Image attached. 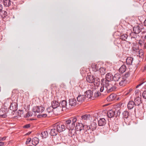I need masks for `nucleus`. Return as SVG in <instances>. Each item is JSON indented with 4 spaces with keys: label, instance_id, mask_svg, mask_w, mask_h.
<instances>
[{
    "label": "nucleus",
    "instance_id": "nucleus-1",
    "mask_svg": "<svg viewBox=\"0 0 146 146\" xmlns=\"http://www.w3.org/2000/svg\"><path fill=\"white\" fill-rule=\"evenodd\" d=\"M115 82L113 83L112 82L106 83L105 86H103L100 89V92L102 93L103 95H105L115 90L117 87Z\"/></svg>",
    "mask_w": 146,
    "mask_h": 146
},
{
    "label": "nucleus",
    "instance_id": "nucleus-2",
    "mask_svg": "<svg viewBox=\"0 0 146 146\" xmlns=\"http://www.w3.org/2000/svg\"><path fill=\"white\" fill-rule=\"evenodd\" d=\"M77 121L75 117L70 118L65 121L66 127L68 129H73L75 127V123Z\"/></svg>",
    "mask_w": 146,
    "mask_h": 146
},
{
    "label": "nucleus",
    "instance_id": "nucleus-3",
    "mask_svg": "<svg viewBox=\"0 0 146 146\" xmlns=\"http://www.w3.org/2000/svg\"><path fill=\"white\" fill-rule=\"evenodd\" d=\"M86 129V131L82 136L81 138L85 141L91 143L94 141L93 136L91 135V133H90L89 131Z\"/></svg>",
    "mask_w": 146,
    "mask_h": 146
},
{
    "label": "nucleus",
    "instance_id": "nucleus-4",
    "mask_svg": "<svg viewBox=\"0 0 146 146\" xmlns=\"http://www.w3.org/2000/svg\"><path fill=\"white\" fill-rule=\"evenodd\" d=\"M86 80L87 81L91 83H94L95 85L96 84V86L100 84V80L98 77L95 78L93 75H88L86 77Z\"/></svg>",
    "mask_w": 146,
    "mask_h": 146
},
{
    "label": "nucleus",
    "instance_id": "nucleus-5",
    "mask_svg": "<svg viewBox=\"0 0 146 146\" xmlns=\"http://www.w3.org/2000/svg\"><path fill=\"white\" fill-rule=\"evenodd\" d=\"M11 101V99H8L6 100V102L4 103L3 105L1 106V111L3 112L4 113L8 112L7 108L9 104V102Z\"/></svg>",
    "mask_w": 146,
    "mask_h": 146
},
{
    "label": "nucleus",
    "instance_id": "nucleus-6",
    "mask_svg": "<svg viewBox=\"0 0 146 146\" xmlns=\"http://www.w3.org/2000/svg\"><path fill=\"white\" fill-rule=\"evenodd\" d=\"M44 110V108L42 106L34 107L33 109V111L34 112L33 114L36 115V113H42Z\"/></svg>",
    "mask_w": 146,
    "mask_h": 146
},
{
    "label": "nucleus",
    "instance_id": "nucleus-7",
    "mask_svg": "<svg viewBox=\"0 0 146 146\" xmlns=\"http://www.w3.org/2000/svg\"><path fill=\"white\" fill-rule=\"evenodd\" d=\"M97 127V124L96 123L93 122L90 126L87 125L85 126V129L89 131L90 133H91L92 131L95 130Z\"/></svg>",
    "mask_w": 146,
    "mask_h": 146
},
{
    "label": "nucleus",
    "instance_id": "nucleus-8",
    "mask_svg": "<svg viewBox=\"0 0 146 146\" xmlns=\"http://www.w3.org/2000/svg\"><path fill=\"white\" fill-rule=\"evenodd\" d=\"M143 29V26L142 25H139L134 27L133 28V31L135 33L137 34H139L141 32H143L142 31Z\"/></svg>",
    "mask_w": 146,
    "mask_h": 146
},
{
    "label": "nucleus",
    "instance_id": "nucleus-9",
    "mask_svg": "<svg viewBox=\"0 0 146 146\" xmlns=\"http://www.w3.org/2000/svg\"><path fill=\"white\" fill-rule=\"evenodd\" d=\"M55 128L60 133L64 131L66 129V126L60 123H57L55 124Z\"/></svg>",
    "mask_w": 146,
    "mask_h": 146
},
{
    "label": "nucleus",
    "instance_id": "nucleus-10",
    "mask_svg": "<svg viewBox=\"0 0 146 146\" xmlns=\"http://www.w3.org/2000/svg\"><path fill=\"white\" fill-rule=\"evenodd\" d=\"M68 129L69 130L68 135L69 136L73 137L74 138H75L76 137L77 138L79 137V135L76 134L75 130L74 129Z\"/></svg>",
    "mask_w": 146,
    "mask_h": 146
},
{
    "label": "nucleus",
    "instance_id": "nucleus-11",
    "mask_svg": "<svg viewBox=\"0 0 146 146\" xmlns=\"http://www.w3.org/2000/svg\"><path fill=\"white\" fill-rule=\"evenodd\" d=\"M77 100L79 105L85 101L86 98L84 95L79 94L77 98Z\"/></svg>",
    "mask_w": 146,
    "mask_h": 146
},
{
    "label": "nucleus",
    "instance_id": "nucleus-12",
    "mask_svg": "<svg viewBox=\"0 0 146 146\" xmlns=\"http://www.w3.org/2000/svg\"><path fill=\"white\" fill-rule=\"evenodd\" d=\"M69 101V105L72 107H74L79 105L78 101L77 102L76 99L75 98L70 99Z\"/></svg>",
    "mask_w": 146,
    "mask_h": 146
},
{
    "label": "nucleus",
    "instance_id": "nucleus-13",
    "mask_svg": "<svg viewBox=\"0 0 146 146\" xmlns=\"http://www.w3.org/2000/svg\"><path fill=\"white\" fill-rule=\"evenodd\" d=\"M82 123H77L75 126V129L77 131H81L85 129V126Z\"/></svg>",
    "mask_w": 146,
    "mask_h": 146
},
{
    "label": "nucleus",
    "instance_id": "nucleus-14",
    "mask_svg": "<svg viewBox=\"0 0 146 146\" xmlns=\"http://www.w3.org/2000/svg\"><path fill=\"white\" fill-rule=\"evenodd\" d=\"M11 101L9 102V104H10L9 107V109L13 111H16L17 109V104L15 102H12L11 103Z\"/></svg>",
    "mask_w": 146,
    "mask_h": 146
},
{
    "label": "nucleus",
    "instance_id": "nucleus-15",
    "mask_svg": "<svg viewBox=\"0 0 146 146\" xmlns=\"http://www.w3.org/2000/svg\"><path fill=\"white\" fill-rule=\"evenodd\" d=\"M135 54L137 56L142 59H143L144 57L143 50L142 49H137L135 51Z\"/></svg>",
    "mask_w": 146,
    "mask_h": 146
},
{
    "label": "nucleus",
    "instance_id": "nucleus-16",
    "mask_svg": "<svg viewBox=\"0 0 146 146\" xmlns=\"http://www.w3.org/2000/svg\"><path fill=\"white\" fill-rule=\"evenodd\" d=\"M67 102L65 100H63L60 102L59 108L60 110L62 111L63 108H66Z\"/></svg>",
    "mask_w": 146,
    "mask_h": 146
},
{
    "label": "nucleus",
    "instance_id": "nucleus-17",
    "mask_svg": "<svg viewBox=\"0 0 146 146\" xmlns=\"http://www.w3.org/2000/svg\"><path fill=\"white\" fill-rule=\"evenodd\" d=\"M106 80L108 82V83L111 82L113 79V76L111 73H108L106 76Z\"/></svg>",
    "mask_w": 146,
    "mask_h": 146
},
{
    "label": "nucleus",
    "instance_id": "nucleus-18",
    "mask_svg": "<svg viewBox=\"0 0 146 146\" xmlns=\"http://www.w3.org/2000/svg\"><path fill=\"white\" fill-rule=\"evenodd\" d=\"M107 115L109 118L113 117L115 115V111L112 110H108L107 113Z\"/></svg>",
    "mask_w": 146,
    "mask_h": 146
},
{
    "label": "nucleus",
    "instance_id": "nucleus-19",
    "mask_svg": "<svg viewBox=\"0 0 146 146\" xmlns=\"http://www.w3.org/2000/svg\"><path fill=\"white\" fill-rule=\"evenodd\" d=\"M55 126L54 125V126L53 127V128L51 129L50 133V134L52 136H56L58 132V130L55 127Z\"/></svg>",
    "mask_w": 146,
    "mask_h": 146
},
{
    "label": "nucleus",
    "instance_id": "nucleus-20",
    "mask_svg": "<svg viewBox=\"0 0 146 146\" xmlns=\"http://www.w3.org/2000/svg\"><path fill=\"white\" fill-rule=\"evenodd\" d=\"M93 95V92L90 90H89L86 91L84 95L85 96L86 98H90L92 97Z\"/></svg>",
    "mask_w": 146,
    "mask_h": 146
},
{
    "label": "nucleus",
    "instance_id": "nucleus-21",
    "mask_svg": "<svg viewBox=\"0 0 146 146\" xmlns=\"http://www.w3.org/2000/svg\"><path fill=\"white\" fill-rule=\"evenodd\" d=\"M116 96L117 95L116 94H112L107 98V100L108 101H113L115 99Z\"/></svg>",
    "mask_w": 146,
    "mask_h": 146
},
{
    "label": "nucleus",
    "instance_id": "nucleus-22",
    "mask_svg": "<svg viewBox=\"0 0 146 146\" xmlns=\"http://www.w3.org/2000/svg\"><path fill=\"white\" fill-rule=\"evenodd\" d=\"M119 81V85L122 86H125L127 82V80L125 78H123L122 77Z\"/></svg>",
    "mask_w": 146,
    "mask_h": 146
},
{
    "label": "nucleus",
    "instance_id": "nucleus-23",
    "mask_svg": "<svg viewBox=\"0 0 146 146\" xmlns=\"http://www.w3.org/2000/svg\"><path fill=\"white\" fill-rule=\"evenodd\" d=\"M136 106H139L141 103V98L139 97L135 98L134 102Z\"/></svg>",
    "mask_w": 146,
    "mask_h": 146
},
{
    "label": "nucleus",
    "instance_id": "nucleus-24",
    "mask_svg": "<svg viewBox=\"0 0 146 146\" xmlns=\"http://www.w3.org/2000/svg\"><path fill=\"white\" fill-rule=\"evenodd\" d=\"M52 106L54 109L60 106V103L55 100H54L52 102Z\"/></svg>",
    "mask_w": 146,
    "mask_h": 146
},
{
    "label": "nucleus",
    "instance_id": "nucleus-25",
    "mask_svg": "<svg viewBox=\"0 0 146 146\" xmlns=\"http://www.w3.org/2000/svg\"><path fill=\"white\" fill-rule=\"evenodd\" d=\"M138 34L135 33V32H132L130 33L131 38H133L135 39L136 40H137L139 38V36Z\"/></svg>",
    "mask_w": 146,
    "mask_h": 146
},
{
    "label": "nucleus",
    "instance_id": "nucleus-26",
    "mask_svg": "<svg viewBox=\"0 0 146 146\" xmlns=\"http://www.w3.org/2000/svg\"><path fill=\"white\" fill-rule=\"evenodd\" d=\"M136 106L134 102L133 101H129L127 104V108L128 109L131 110L135 106Z\"/></svg>",
    "mask_w": 146,
    "mask_h": 146
},
{
    "label": "nucleus",
    "instance_id": "nucleus-27",
    "mask_svg": "<svg viewBox=\"0 0 146 146\" xmlns=\"http://www.w3.org/2000/svg\"><path fill=\"white\" fill-rule=\"evenodd\" d=\"M106 123V121L104 118L100 119L98 121V124L99 126H102L104 125Z\"/></svg>",
    "mask_w": 146,
    "mask_h": 146
},
{
    "label": "nucleus",
    "instance_id": "nucleus-28",
    "mask_svg": "<svg viewBox=\"0 0 146 146\" xmlns=\"http://www.w3.org/2000/svg\"><path fill=\"white\" fill-rule=\"evenodd\" d=\"M121 75L119 73H117L113 76V79L115 81H119L121 78Z\"/></svg>",
    "mask_w": 146,
    "mask_h": 146
},
{
    "label": "nucleus",
    "instance_id": "nucleus-29",
    "mask_svg": "<svg viewBox=\"0 0 146 146\" xmlns=\"http://www.w3.org/2000/svg\"><path fill=\"white\" fill-rule=\"evenodd\" d=\"M39 139L37 137H34L32 140V144L35 146L39 142Z\"/></svg>",
    "mask_w": 146,
    "mask_h": 146
},
{
    "label": "nucleus",
    "instance_id": "nucleus-30",
    "mask_svg": "<svg viewBox=\"0 0 146 146\" xmlns=\"http://www.w3.org/2000/svg\"><path fill=\"white\" fill-rule=\"evenodd\" d=\"M133 60V58L131 57H128L126 60V63L128 65H131Z\"/></svg>",
    "mask_w": 146,
    "mask_h": 146
},
{
    "label": "nucleus",
    "instance_id": "nucleus-31",
    "mask_svg": "<svg viewBox=\"0 0 146 146\" xmlns=\"http://www.w3.org/2000/svg\"><path fill=\"white\" fill-rule=\"evenodd\" d=\"M126 67L125 65H123L119 68V70L120 73H122L124 72L126 70Z\"/></svg>",
    "mask_w": 146,
    "mask_h": 146
},
{
    "label": "nucleus",
    "instance_id": "nucleus-32",
    "mask_svg": "<svg viewBox=\"0 0 146 146\" xmlns=\"http://www.w3.org/2000/svg\"><path fill=\"white\" fill-rule=\"evenodd\" d=\"M91 66L92 68V70L93 71L96 72L98 70L99 67L97 64L93 63L92 64Z\"/></svg>",
    "mask_w": 146,
    "mask_h": 146
},
{
    "label": "nucleus",
    "instance_id": "nucleus-33",
    "mask_svg": "<svg viewBox=\"0 0 146 146\" xmlns=\"http://www.w3.org/2000/svg\"><path fill=\"white\" fill-rule=\"evenodd\" d=\"M4 5L6 7H9L11 5V1L10 0H3Z\"/></svg>",
    "mask_w": 146,
    "mask_h": 146
},
{
    "label": "nucleus",
    "instance_id": "nucleus-34",
    "mask_svg": "<svg viewBox=\"0 0 146 146\" xmlns=\"http://www.w3.org/2000/svg\"><path fill=\"white\" fill-rule=\"evenodd\" d=\"M53 109H54L52 106H50L47 108L46 111L49 114L50 113L52 114L53 113Z\"/></svg>",
    "mask_w": 146,
    "mask_h": 146
},
{
    "label": "nucleus",
    "instance_id": "nucleus-35",
    "mask_svg": "<svg viewBox=\"0 0 146 146\" xmlns=\"http://www.w3.org/2000/svg\"><path fill=\"white\" fill-rule=\"evenodd\" d=\"M48 135V133L47 131H45L42 132L40 134V136L42 138H46Z\"/></svg>",
    "mask_w": 146,
    "mask_h": 146
},
{
    "label": "nucleus",
    "instance_id": "nucleus-36",
    "mask_svg": "<svg viewBox=\"0 0 146 146\" xmlns=\"http://www.w3.org/2000/svg\"><path fill=\"white\" fill-rule=\"evenodd\" d=\"M123 116V118H125L127 119L129 116V112L127 111H124L122 113Z\"/></svg>",
    "mask_w": 146,
    "mask_h": 146
},
{
    "label": "nucleus",
    "instance_id": "nucleus-37",
    "mask_svg": "<svg viewBox=\"0 0 146 146\" xmlns=\"http://www.w3.org/2000/svg\"><path fill=\"white\" fill-rule=\"evenodd\" d=\"M90 114H85L81 116V118L82 120H87L90 117Z\"/></svg>",
    "mask_w": 146,
    "mask_h": 146
},
{
    "label": "nucleus",
    "instance_id": "nucleus-38",
    "mask_svg": "<svg viewBox=\"0 0 146 146\" xmlns=\"http://www.w3.org/2000/svg\"><path fill=\"white\" fill-rule=\"evenodd\" d=\"M7 113H4L3 112L1 111V120L3 118H6L7 117Z\"/></svg>",
    "mask_w": 146,
    "mask_h": 146
},
{
    "label": "nucleus",
    "instance_id": "nucleus-39",
    "mask_svg": "<svg viewBox=\"0 0 146 146\" xmlns=\"http://www.w3.org/2000/svg\"><path fill=\"white\" fill-rule=\"evenodd\" d=\"M128 36V35L126 34H122L120 36L119 38L122 40H125L127 39Z\"/></svg>",
    "mask_w": 146,
    "mask_h": 146
},
{
    "label": "nucleus",
    "instance_id": "nucleus-40",
    "mask_svg": "<svg viewBox=\"0 0 146 146\" xmlns=\"http://www.w3.org/2000/svg\"><path fill=\"white\" fill-rule=\"evenodd\" d=\"M7 12L6 11H2L1 9V17L3 19L5 18L6 16H7Z\"/></svg>",
    "mask_w": 146,
    "mask_h": 146
},
{
    "label": "nucleus",
    "instance_id": "nucleus-41",
    "mask_svg": "<svg viewBox=\"0 0 146 146\" xmlns=\"http://www.w3.org/2000/svg\"><path fill=\"white\" fill-rule=\"evenodd\" d=\"M99 71L101 75H103L106 72V69L104 67H101L99 69Z\"/></svg>",
    "mask_w": 146,
    "mask_h": 146
},
{
    "label": "nucleus",
    "instance_id": "nucleus-42",
    "mask_svg": "<svg viewBox=\"0 0 146 146\" xmlns=\"http://www.w3.org/2000/svg\"><path fill=\"white\" fill-rule=\"evenodd\" d=\"M130 72L128 71L127 72H126L124 76H123V77H122L125 78V79L126 80L127 78L130 76Z\"/></svg>",
    "mask_w": 146,
    "mask_h": 146
},
{
    "label": "nucleus",
    "instance_id": "nucleus-43",
    "mask_svg": "<svg viewBox=\"0 0 146 146\" xmlns=\"http://www.w3.org/2000/svg\"><path fill=\"white\" fill-rule=\"evenodd\" d=\"M114 43L116 44H119L121 43V40L120 38L116 39L114 41Z\"/></svg>",
    "mask_w": 146,
    "mask_h": 146
},
{
    "label": "nucleus",
    "instance_id": "nucleus-44",
    "mask_svg": "<svg viewBox=\"0 0 146 146\" xmlns=\"http://www.w3.org/2000/svg\"><path fill=\"white\" fill-rule=\"evenodd\" d=\"M142 96L144 99H146V90L144 91L143 92L142 94Z\"/></svg>",
    "mask_w": 146,
    "mask_h": 146
},
{
    "label": "nucleus",
    "instance_id": "nucleus-45",
    "mask_svg": "<svg viewBox=\"0 0 146 146\" xmlns=\"http://www.w3.org/2000/svg\"><path fill=\"white\" fill-rule=\"evenodd\" d=\"M124 122H123V126H125L126 125H129V123L128 122H127L126 120L124 119Z\"/></svg>",
    "mask_w": 146,
    "mask_h": 146
},
{
    "label": "nucleus",
    "instance_id": "nucleus-46",
    "mask_svg": "<svg viewBox=\"0 0 146 146\" xmlns=\"http://www.w3.org/2000/svg\"><path fill=\"white\" fill-rule=\"evenodd\" d=\"M101 94L100 92H98L94 94V96L95 97H98Z\"/></svg>",
    "mask_w": 146,
    "mask_h": 146
},
{
    "label": "nucleus",
    "instance_id": "nucleus-47",
    "mask_svg": "<svg viewBox=\"0 0 146 146\" xmlns=\"http://www.w3.org/2000/svg\"><path fill=\"white\" fill-rule=\"evenodd\" d=\"M30 124H28L24 125L23 126V127L25 129H27L30 127Z\"/></svg>",
    "mask_w": 146,
    "mask_h": 146
},
{
    "label": "nucleus",
    "instance_id": "nucleus-48",
    "mask_svg": "<svg viewBox=\"0 0 146 146\" xmlns=\"http://www.w3.org/2000/svg\"><path fill=\"white\" fill-rule=\"evenodd\" d=\"M31 141V139L30 138H28L27 140V141L26 142V144H28Z\"/></svg>",
    "mask_w": 146,
    "mask_h": 146
},
{
    "label": "nucleus",
    "instance_id": "nucleus-49",
    "mask_svg": "<svg viewBox=\"0 0 146 146\" xmlns=\"http://www.w3.org/2000/svg\"><path fill=\"white\" fill-rule=\"evenodd\" d=\"M23 111L19 110L18 112V115L20 116V117H21V113H23Z\"/></svg>",
    "mask_w": 146,
    "mask_h": 146
},
{
    "label": "nucleus",
    "instance_id": "nucleus-50",
    "mask_svg": "<svg viewBox=\"0 0 146 146\" xmlns=\"http://www.w3.org/2000/svg\"><path fill=\"white\" fill-rule=\"evenodd\" d=\"M144 82H143L140 84H139L136 86V88H138L139 86H141L142 84H143L144 83Z\"/></svg>",
    "mask_w": 146,
    "mask_h": 146
},
{
    "label": "nucleus",
    "instance_id": "nucleus-51",
    "mask_svg": "<svg viewBox=\"0 0 146 146\" xmlns=\"http://www.w3.org/2000/svg\"><path fill=\"white\" fill-rule=\"evenodd\" d=\"M28 114L29 115V117L32 116V114H33V113H31V112H30V111L28 112Z\"/></svg>",
    "mask_w": 146,
    "mask_h": 146
},
{
    "label": "nucleus",
    "instance_id": "nucleus-52",
    "mask_svg": "<svg viewBox=\"0 0 146 146\" xmlns=\"http://www.w3.org/2000/svg\"><path fill=\"white\" fill-rule=\"evenodd\" d=\"M42 117L43 118H45L47 116V115L46 114H42Z\"/></svg>",
    "mask_w": 146,
    "mask_h": 146
},
{
    "label": "nucleus",
    "instance_id": "nucleus-53",
    "mask_svg": "<svg viewBox=\"0 0 146 146\" xmlns=\"http://www.w3.org/2000/svg\"><path fill=\"white\" fill-rule=\"evenodd\" d=\"M29 117V115L28 112L24 116V117L25 118H27Z\"/></svg>",
    "mask_w": 146,
    "mask_h": 146
},
{
    "label": "nucleus",
    "instance_id": "nucleus-54",
    "mask_svg": "<svg viewBox=\"0 0 146 146\" xmlns=\"http://www.w3.org/2000/svg\"><path fill=\"white\" fill-rule=\"evenodd\" d=\"M6 138V137H3V138H1V141L4 140Z\"/></svg>",
    "mask_w": 146,
    "mask_h": 146
},
{
    "label": "nucleus",
    "instance_id": "nucleus-55",
    "mask_svg": "<svg viewBox=\"0 0 146 146\" xmlns=\"http://www.w3.org/2000/svg\"><path fill=\"white\" fill-rule=\"evenodd\" d=\"M37 117H38V118L42 117V114H40V115H37Z\"/></svg>",
    "mask_w": 146,
    "mask_h": 146
},
{
    "label": "nucleus",
    "instance_id": "nucleus-56",
    "mask_svg": "<svg viewBox=\"0 0 146 146\" xmlns=\"http://www.w3.org/2000/svg\"><path fill=\"white\" fill-rule=\"evenodd\" d=\"M143 23H144V25L146 27V19L145 20Z\"/></svg>",
    "mask_w": 146,
    "mask_h": 146
},
{
    "label": "nucleus",
    "instance_id": "nucleus-57",
    "mask_svg": "<svg viewBox=\"0 0 146 146\" xmlns=\"http://www.w3.org/2000/svg\"><path fill=\"white\" fill-rule=\"evenodd\" d=\"M4 143L1 142V146H3L4 145Z\"/></svg>",
    "mask_w": 146,
    "mask_h": 146
},
{
    "label": "nucleus",
    "instance_id": "nucleus-58",
    "mask_svg": "<svg viewBox=\"0 0 146 146\" xmlns=\"http://www.w3.org/2000/svg\"><path fill=\"white\" fill-rule=\"evenodd\" d=\"M139 90H135V94H137L139 92Z\"/></svg>",
    "mask_w": 146,
    "mask_h": 146
},
{
    "label": "nucleus",
    "instance_id": "nucleus-59",
    "mask_svg": "<svg viewBox=\"0 0 146 146\" xmlns=\"http://www.w3.org/2000/svg\"><path fill=\"white\" fill-rule=\"evenodd\" d=\"M132 90V89H131V88L130 89H129V92H131V91Z\"/></svg>",
    "mask_w": 146,
    "mask_h": 146
},
{
    "label": "nucleus",
    "instance_id": "nucleus-60",
    "mask_svg": "<svg viewBox=\"0 0 146 146\" xmlns=\"http://www.w3.org/2000/svg\"><path fill=\"white\" fill-rule=\"evenodd\" d=\"M143 6L144 7H145L146 6V3H145L144 4Z\"/></svg>",
    "mask_w": 146,
    "mask_h": 146
},
{
    "label": "nucleus",
    "instance_id": "nucleus-61",
    "mask_svg": "<svg viewBox=\"0 0 146 146\" xmlns=\"http://www.w3.org/2000/svg\"><path fill=\"white\" fill-rule=\"evenodd\" d=\"M145 39H146V35H145V37L144 38Z\"/></svg>",
    "mask_w": 146,
    "mask_h": 146
},
{
    "label": "nucleus",
    "instance_id": "nucleus-62",
    "mask_svg": "<svg viewBox=\"0 0 146 146\" xmlns=\"http://www.w3.org/2000/svg\"><path fill=\"white\" fill-rule=\"evenodd\" d=\"M145 60H146V56H145Z\"/></svg>",
    "mask_w": 146,
    "mask_h": 146
},
{
    "label": "nucleus",
    "instance_id": "nucleus-63",
    "mask_svg": "<svg viewBox=\"0 0 146 146\" xmlns=\"http://www.w3.org/2000/svg\"><path fill=\"white\" fill-rule=\"evenodd\" d=\"M145 88L146 89V85L145 86Z\"/></svg>",
    "mask_w": 146,
    "mask_h": 146
},
{
    "label": "nucleus",
    "instance_id": "nucleus-64",
    "mask_svg": "<svg viewBox=\"0 0 146 146\" xmlns=\"http://www.w3.org/2000/svg\"><path fill=\"white\" fill-rule=\"evenodd\" d=\"M32 146V145H28V146Z\"/></svg>",
    "mask_w": 146,
    "mask_h": 146
}]
</instances>
